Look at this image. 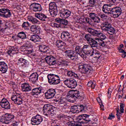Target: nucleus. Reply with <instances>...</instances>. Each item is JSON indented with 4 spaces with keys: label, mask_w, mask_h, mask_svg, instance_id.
Masks as SVG:
<instances>
[{
    "label": "nucleus",
    "mask_w": 126,
    "mask_h": 126,
    "mask_svg": "<svg viewBox=\"0 0 126 126\" xmlns=\"http://www.w3.org/2000/svg\"><path fill=\"white\" fill-rule=\"evenodd\" d=\"M74 108L75 109H77L76 114H78V113L85 112V108L82 104H78L77 105V107H74Z\"/></svg>",
    "instance_id": "72a5a7b5"
},
{
    "label": "nucleus",
    "mask_w": 126,
    "mask_h": 126,
    "mask_svg": "<svg viewBox=\"0 0 126 126\" xmlns=\"http://www.w3.org/2000/svg\"><path fill=\"white\" fill-rule=\"evenodd\" d=\"M111 95H112V89L109 88L107 92V97L110 99L111 98Z\"/></svg>",
    "instance_id": "052dcab7"
},
{
    "label": "nucleus",
    "mask_w": 126,
    "mask_h": 126,
    "mask_svg": "<svg viewBox=\"0 0 126 126\" xmlns=\"http://www.w3.org/2000/svg\"><path fill=\"white\" fill-rule=\"evenodd\" d=\"M88 87H91L92 89H94L96 87V83L92 81H90L88 82Z\"/></svg>",
    "instance_id": "a18cd8bd"
},
{
    "label": "nucleus",
    "mask_w": 126,
    "mask_h": 126,
    "mask_svg": "<svg viewBox=\"0 0 126 126\" xmlns=\"http://www.w3.org/2000/svg\"><path fill=\"white\" fill-rule=\"evenodd\" d=\"M74 107H77V105H74L71 107V111L74 113H76V112H77V108H75Z\"/></svg>",
    "instance_id": "680f3d73"
},
{
    "label": "nucleus",
    "mask_w": 126,
    "mask_h": 126,
    "mask_svg": "<svg viewBox=\"0 0 126 126\" xmlns=\"http://www.w3.org/2000/svg\"><path fill=\"white\" fill-rule=\"evenodd\" d=\"M11 99L14 101L16 105H21L23 103V99H22V96L20 94H16L12 95Z\"/></svg>",
    "instance_id": "ddd939ff"
},
{
    "label": "nucleus",
    "mask_w": 126,
    "mask_h": 126,
    "mask_svg": "<svg viewBox=\"0 0 126 126\" xmlns=\"http://www.w3.org/2000/svg\"><path fill=\"white\" fill-rule=\"evenodd\" d=\"M60 118L61 119H63V122H64V123H66V124H67L68 122H70V121L72 120V118H71V117L63 114L60 115Z\"/></svg>",
    "instance_id": "58836bf2"
},
{
    "label": "nucleus",
    "mask_w": 126,
    "mask_h": 126,
    "mask_svg": "<svg viewBox=\"0 0 126 126\" xmlns=\"http://www.w3.org/2000/svg\"><path fill=\"white\" fill-rule=\"evenodd\" d=\"M35 16L41 21H47L48 20V17L43 13H36Z\"/></svg>",
    "instance_id": "c756f323"
},
{
    "label": "nucleus",
    "mask_w": 126,
    "mask_h": 126,
    "mask_svg": "<svg viewBox=\"0 0 126 126\" xmlns=\"http://www.w3.org/2000/svg\"><path fill=\"white\" fill-rule=\"evenodd\" d=\"M65 85H66L69 88L73 89L76 87L77 83L76 81L73 79H66L63 81Z\"/></svg>",
    "instance_id": "4468645a"
},
{
    "label": "nucleus",
    "mask_w": 126,
    "mask_h": 126,
    "mask_svg": "<svg viewBox=\"0 0 126 126\" xmlns=\"http://www.w3.org/2000/svg\"><path fill=\"white\" fill-rule=\"evenodd\" d=\"M18 49L16 47H12L11 48L7 51V54L10 57H13V55L16 54V52H17Z\"/></svg>",
    "instance_id": "4c0bfd02"
},
{
    "label": "nucleus",
    "mask_w": 126,
    "mask_h": 126,
    "mask_svg": "<svg viewBox=\"0 0 126 126\" xmlns=\"http://www.w3.org/2000/svg\"><path fill=\"white\" fill-rule=\"evenodd\" d=\"M1 108L5 109V110H9L10 109V103L5 98H3L0 102Z\"/></svg>",
    "instance_id": "aec40b11"
},
{
    "label": "nucleus",
    "mask_w": 126,
    "mask_h": 126,
    "mask_svg": "<svg viewBox=\"0 0 126 126\" xmlns=\"http://www.w3.org/2000/svg\"><path fill=\"white\" fill-rule=\"evenodd\" d=\"M65 71L67 72L66 74L68 77H72V78H75L77 79H78V75H77V74L75 73L74 72L72 71V70H68L66 69Z\"/></svg>",
    "instance_id": "7c9ffc66"
},
{
    "label": "nucleus",
    "mask_w": 126,
    "mask_h": 126,
    "mask_svg": "<svg viewBox=\"0 0 126 126\" xmlns=\"http://www.w3.org/2000/svg\"><path fill=\"white\" fill-rule=\"evenodd\" d=\"M89 115L87 114H83L78 116L77 117V122L70 121L67 122L68 126H80L81 124H87L91 120L89 119Z\"/></svg>",
    "instance_id": "f257e3e1"
},
{
    "label": "nucleus",
    "mask_w": 126,
    "mask_h": 126,
    "mask_svg": "<svg viewBox=\"0 0 126 126\" xmlns=\"http://www.w3.org/2000/svg\"><path fill=\"white\" fill-rule=\"evenodd\" d=\"M92 63H81L79 65V70L81 73L91 75L93 73Z\"/></svg>",
    "instance_id": "f03ea898"
},
{
    "label": "nucleus",
    "mask_w": 126,
    "mask_h": 126,
    "mask_svg": "<svg viewBox=\"0 0 126 126\" xmlns=\"http://www.w3.org/2000/svg\"><path fill=\"white\" fill-rule=\"evenodd\" d=\"M41 93H42V88L40 87L36 88L32 90V92L30 93V95L37 98V97H38V95L41 94Z\"/></svg>",
    "instance_id": "4be33fe9"
},
{
    "label": "nucleus",
    "mask_w": 126,
    "mask_h": 126,
    "mask_svg": "<svg viewBox=\"0 0 126 126\" xmlns=\"http://www.w3.org/2000/svg\"><path fill=\"white\" fill-rule=\"evenodd\" d=\"M57 47L59 49H63L64 46H65V43L63 42L62 40H57L56 44Z\"/></svg>",
    "instance_id": "ea45409f"
},
{
    "label": "nucleus",
    "mask_w": 126,
    "mask_h": 126,
    "mask_svg": "<svg viewBox=\"0 0 126 126\" xmlns=\"http://www.w3.org/2000/svg\"><path fill=\"white\" fill-rule=\"evenodd\" d=\"M40 26H39L33 25L31 27V31L35 34H38L40 32Z\"/></svg>",
    "instance_id": "f704fd0d"
},
{
    "label": "nucleus",
    "mask_w": 126,
    "mask_h": 126,
    "mask_svg": "<svg viewBox=\"0 0 126 126\" xmlns=\"http://www.w3.org/2000/svg\"><path fill=\"white\" fill-rule=\"evenodd\" d=\"M28 21L31 22L32 24H41V22L38 20L37 18L33 17L32 16H30L28 17Z\"/></svg>",
    "instance_id": "473e14b6"
},
{
    "label": "nucleus",
    "mask_w": 126,
    "mask_h": 126,
    "mask_svg": "<svg viewBox=\"0 0 126 126\" xmlns=\"http://www.w3.org/2000/svg\"><path fill=\"white\" fill-rule=\"evenodd\" d=\"M92 54H88V56L89 57H92V56H94V58L95 59H100L101 57V54H100V52L99 51L96 50H93L92 51Z\"/></svg>",
    "instance_id": "e433bc0d"
},
{
    "label": "nucleus",
    "mask_w": 126,
    "mask_h": 126,
    "mask_svg": "<svg viewBox=\"0 0 126 126\" xmlns=\"http://www.w3.org/2000/svg\"><path fill=\"white\" fill-rule=\"evenodd\" d=\"M114 4H104L102 6V11L104 13H108L109 12L107 11H110V12L112 13V11H113V8H112V6H113Z\"/></svg>",
    "instance_id": "b1692460"
},
{
    "label": "nucleus",
    "mask_w": 126,
    "mask_h": 126,
    "mask_svg": "<svg viewBox=\"0 0 126 126\" xmlns=\"http://www.w3.org/2000/svg\"><path fill=\"white\" fill-rule=\"evenodd\" d=\"M85 38L89 43L90 42V41H91V40H93V38H91V35L89 34H86L85 36Z\"/></svg>",
    "instance_id": "8fccbe9b"
},
{
    "label": "nucleus",
    "mask_w": 126,
    "mask_h": 126,
    "mask_svg": "<svg viewBox=\"0 0 126 126\" xmlns=\"http://www.w3.org/2000/svg\"><path fill=\"white\" fill-rule=\"evenodd\" d=\"M18 61L19 63H22V66L23 67H28L29 66V62L24 58H20Z\"/></svg>",
    "instance_id": "2f4dec72"
},
{
    "label": "nucleus",
    "mask_w": 126,
    "mask_h": 126,
    "mask_svg": "<svg viewBox=\"0 0 126 126\" xmlns=\"http://www.w3.org/2000/svg\"><path fill=\"white\" fill-rule=\"evenodd\" d=\"M62 77L60 75L55 74H49L47 75L48 83L50 85H58L61 83V78Z\"/></svg>",
    "instance_id": "20e7f679"
},
{
    "label": "nucleus",
    "mask_w": 126,
    "mask_h": 126,
    "mask_svg": "<svg viewBox=\"0 0 126 126\" xmlns=\"http://www.w3.org/2000/svg\"><path fill=\"white\" fill-rule=\"evenodd\" d=\"M30 40L32 42H34V43H36V44H39V43H41V38H40L39 35L36 34L32 35L30 36Z\"/></svg>",
    "instance_id": "cd10ccee"
},
{
    "label": "nucleus",
    "mask_w": 126,
    "mask_h": 126,
    "mask_svg": "<svg viewBox=\"0 0 126 126\" xmlns=\"http://www.w3.org/2000/svg\"><path fill=\"white\" fill-rule=\"evenodd\" d=\"M64 53L66 57L68 58V56H70L71 55H72L74 53V52L72 50H66L65 51Z\"/></svg>",
    "instance_id": "864d4df0"
},
{
    "label": "nucleus",
    "mask_w": 126,
    "mask_h": 126,
    "mask_svg": "<svg viewBox=\"0 0 126 126\" xmlns=\"http://www.w3.org/2000/svg\"><path fill=\"white\" fill-rule=\"evenodd\" d=\"M60 24L66 26L67 25V24H68V21L64 19H62L61 23H60Z\"/></svg>",
    "instance_id": "5fc2aeb1"
},
{
    "label": "nucleus",
    "mask_w": 126,
    "mask_h": 126,
    "mask_svg": "<svg viewBox=\"0 0 126 126\" xmlns=\"http://www.w3.org/2000/svg\"><path fill=\"white\" fill-rule=\"evenodd\" d=\"M46 61L50 65H55L57 63V60L53 56H48L46 58Z\"/></svg>",
    "instance_id": "5701e85b"
},
{
    "label": "nucleus",
    "mask_w": 126,
    "mask_h": 126,
    "mask_svg": "<svg viewBox=\"0 0 126 126\" xmlns=\"http://www.w3.org/2000/svg\"><path fill=\"white\" fill-rule=\"evenodd\" d=\"M95 40H96V41H97V42H99L100 46H102V47H104V46H105V43H104V41H103V40H101L100 39H99V38H95Z\"/></svg>",
    "instance_id": "603ef678"
},
{
    "label": "nucleus",
    "mask_w": 126,
    "mask_h": 126,
    "mask_svg": "<svg viewBox=\"0 0 126 126\" xmlns=\"http://www.w3.org/2000/svg\"><path fill=\"white\" fill-rule=\"evenodd\" d=\"M21 87L22 90L24 92H29V91L32 90V88L30 86V85L26 83L22 84Z\"/></svg>",
    "instance_id": "c85d7f7f"
},
{
    "label": "nucleus",
    "mask_w": 126,
    "mask_h": 126,
    "mask_svg": "<svg viewBox=\"0 0 126 126\" xmlns=\"http://www.w3.org/2000/svg\"><path fill=\"white\" fill-rule=\"evenodd\" d=\"M14 119V115L10 113H6L4 115V117L0 120L1 123L7 125L12 122V120Z\"/></svg>",
    "instance_id": "1a4fd4ad"
},
{
    "label": "nucleus",
    "mask_w": 126,
    "mask_h": 126,
    "mask_svg": "<svg viewBox=\"0 0 126 126\" xmlns=\"http://www.w3.org/2000/svg\"><path fill=\"white\" fill-rule=\"evenodd\" d=\"M68 97H70L71 98H73L74 99H81L83 100L84 98L83 95H80L79 92L77 90H71L68 92L67 94Z\"/></svg>",
    "instance_id": "0eeeda50"
},
{
    "label": "nucleus",
    "mask_w": 126,
    "mask_h": 126,
    "mask_svg": "<svg viewBox=\"0 0 126 126\" xmlns=\"http://www.w3.org/2000/svg\"><path fill=\"white\" fill-rule=\"evenodd\" d=\"M99 16L101 18L102 20H106L108 18V16L105 14H99Z\"/></svg>",
    "instance_id": "3c124183"
},
{
    "label": "nucleus",
    "mask_w": 126,
    "mask_h": 126,
    "mask_svg": "<svg viewBox=\"0 0 126 126\" xmlns=\"http://www.w3.org/2000/svg\"><path fill=\"white\" fill-rule=\"evenodd\" d=\"M103 26V31H106L109 35H114L116 33V29L112 26V25L110 23L108 22H104Z\"/></svg>",
    "instance_id": "423d86ee"
},
{
    "label": "nucleus",
    "mask_w": 126,
    "mask_h": 126,
    "mask_svg": "<svg viewBox=\"0 0 126 126\" xmlns=\"http://www.w3.org/2000/svg\"><path fill=\"white\" fill-rule=\"evenodd\" d=\"M30 8L32 11H35L37 12V11H41L42 9V6L41 4L38 3H32L30 5Z\"/></svg>",
    "instance_id": "6ab92c4d"
},
{
    "label": "nucleus",
    "mask_w": 126,
    "mask_h": 126,
    "mask_svg": "<svg viewBox=\"0 0 126 126\" xmlns=\"http://www.w3.org/2000/svg\"><path fill=\"white\" fill-rule=\"evenodd\" d=\"M87 31L89 32V33L92 34L93 36H96L97 37H99L100 34H101V31L99 30H95L91 28H88L87 29Z\"/></svg>",
    "instance_id": "393cba45"
},
{
    "label": "nucleus",
    "mask_w": 126,
    "mask_h": 126,
    "mask_svg": "<svg viewBox=\"0 0 126 126\" xmlns=\"http://www.w3.org/2000/svg\"><path fill=\"white\" fill-rule=\"evenodd\" d=\"M90 45H85L84 50L85 52H88L89 55L92 54V51H94L98 47V41L93 39L89 42Z\"/></svg>",
    "instance_id": "7ed1b4c3"
},
{
    "label": "nucleus",
    "mask_w": 126,
    "mask_h": 126,
    "mask_svg": "<svg viewBox=\"0 0 126 126\" xmlns=\"http://www.w3.org/2000/svg\"><path fill=\"white\" fill-rule=\"evenodd\" d=\"M122 58H126V52H124L123 53H122Z\"/></svg>",
    "instance_id": "338daca9"
},
{
    "label": "nucleus",
    "mask_w": 126,
    "mask_h": 126,
    "mask_svg": "<svg viewBox=\"0 0 126 126\" xmlns=\"http://www.w3.org/2000/svg\"><path fill=\"white\" fill-rule=\"evenodd\" d=\"M99 38L100 40H105L106 39V38H107L106 37V35L104 34H103V33L100 32V35L99 36Z\"/></svg>",
    "instance_id": "4d7b16f0"
},
{
    "label": "nucleus",
    "mask_w": 126,
    "mask_h": 126,
    "mask_svg": "<svg viewBox=\"0 0 126 126\" xmlns=\"http://www.w3.org/2000/svg\"><path fill=\"white\" fill-rule=\"evenodd\" d=\"M43 122V117L40 115L33 116L31 119V123L32 126H38Z\"/></svg>",
    "instance_id": "9b49d317"
},
{
    "label": "nucleus",
    "mask_w": 126,
    "mask_h": 126,
    "mask_svg": "<svg viewBox=\"0 0 126 126\" xmlns=\"http://www.w3.org/2000/svg\"><path fill=\"white\" fill-rule=\"evenodd\" d=\"M55 95H56V90L54 89H50L45 93L46 99H52L55 97Z\"/></svg>",
    "instance_id": "a211bd4d"
},
{
    "label": "nucleus",
    "mask_w": 126,
    "mask_h": 126,
    "mask_svg": "<svg viewBox=\"0 0 126 126\" xmlns=\"http://www.w3.org/2000/svg\"><path fill=\"white\" fill-rule=\"evenodd\" d=\"M38 78H39L38 73L34 72L30 76V81L32 83H36V82L38 81Z\"/></svg>",
    "instance_id": "bb28decb"
},
{
    "label": "nucleus",
    "mask_w": 126,
    "mask_h": 126,
    "mask_svg": "<svg viewBox=\"0 0 126 126\" xmlns=\"http://www.w3.org/2000/svg\"><path fill=\"white\" fill-rule=\"evenodd\" d=\"M68 58L70 60H72V61H74V62L78 59V56H77V54L74 53V52L72 55H68Z\"/></svg>",
    "instance_id": "79ce46f5"
},
{
    "label": "nucleus",
    "mask_w": 126,
    "mask_h": 126,
    "mask_svg": "<svg viewBox=\"0 0 126 126\" xmlns=\"http://www.w3.org/2000/svg\"><path fill=\"white\" fill-rule=\"evenodd\" d=\"M126 51H125V50H124V49H120L119 50V53H122V54H123Z\"/></svg>",
    "instance_id": "774afa93"
},
{
    "label": "nucleus",
    "mask_w": 126,
    "mask_h": 126,
    "mask_svg": "<svg viewBox=\"0 0 126 126\" xmlns=\"http://www.w3.org/2000/svg\"><path fill=\"white\" fill-rule=\"evenodd\" d=\"M80 20L82 21V23H88L89 24H90V19L89 18H81L80 19Z\"/></svg>",
    "instance_id": "de8ad7c7"
},
{
    "label": "nucleus",
    "mask_w": 126,
    "mask_h": 126,
    "mask_svg": "<svg viewBox=\"0 0 126 126\" xmlns=\"http://www.w3.org/2000/svg\"><path fill=\"white\" fill-rule=\"evenodd\" d=\"M62 7H63V5L60 6V9L59 10L61 17L65 19L68 18L70 16V14H71V12L69 10L65 9L64 8Z\"/></svg>",
    "instance_id": "f8f14e48"
},
{
    "label": "nucleus",
    "mask_w": 126,
    "mask_h": 126,
    "mask_svg": "<svg viewBox=\"0 0 126 126\" xmlns=\"http://www.w3.org/2000/svg\"><path fill=\"white\" fill-rule=\"evenodd\" d=\"M115 118V116L113 115L112 114L109 115V117H108L109 120H112V119H114Z\"/></svg>",
    "instance_id": "69168bd1"
},
{
    "label": "nucleus",
    "mask_w": 126,
    "mask_h": 126,
    "mask_svg": "<svg viewBox=\"0 0 126 126\" xmlns=\"http://www.w3.org/2000/svg\"><path fill=\"white\" fill-rule=\"evenodd\" d=\"M59 104L60 107H62V108H64V109H65L66 106H67V104H66L65 102V98L60 99L59 101Z\"/></svg>",
    "instance_id": "a19ab883"
},
{
    "label": "nucleus",
    "mask_w": 126,
    "mask_h": 126,
    "mask_svg": "<svg viewBox=\"0 0 126 126\" xmlns=\"http://www.w3.org/2000/svg\"><path fill=\"white\" fill-rule=\"evenodd\" d=\"M69 33L67 32H63L61 34V38L64 41H69Z\"/></svg>",
    "instance_id": "c9c22d12"
},
{
    "label": "nucleus",
    "mask_w": 126,
    "mask_h": 126,
    "mask_svg": "<svg viewBox=\"0 0 126 126\" xmlns=\"http://www.w3.org/2000/svg\"><path fill=\"white\" fill-rule=\"evenodd\" d=\"M62 20H63V19H61L60 18H57L55 19V21L56 22H57V23L61 24V23L62 22Z\"/></svg>",
    "instance_id": "0e129e2a"
},
{
    "label": "nucleus",
    "mask_w": 126,
    "mask_h": 126,
    "mask_svg": "<svg viewBox=\"0 0 126 126\" xmlns=\"http://www.w3.org/2000/svg\"><path fill=\"white\" fill-rule=\"evenodd\" d=\"M22 27L25 30H28L29 27H30V23L28 22H25L22 25Z\"/></svg>",
    "instance_id": "c03bdc74"
},
{
    "label": "nucleus",
    "mask_w": 126,
    "mask_h": 126,
    "mask_svg": "<svg viewBox=\"0 0 126 126\" xmlns=\"http://www.w3.org/2000/svg\"><path fill=\"white\" fill-rule=\"evenodd\" d=\"M12 14L11 11L7 8H3L0 9V16L1 17L8 18L11 17Z\"/></svg>",
    "instance_id": "2eb2a0df"
},
{
    "label": "nucleus",
    "mask_w": 126,
    "mask_h": 126,
    "mask_svg": "<svg viewBox=\"0 0 126 126\" xmlns=\"http://www.w3.org/2000/svg\"><path fill=\"white\" fill-rule=\"evenodd\" d=\"M18 37H19L20 39H26L27 36H26V33H25V32H19L18 34Z\"/></svg>",
    "instance_id": "49530a36"
},
{
    "label": "nucleus",
    "mask_w": 126,
    "mask_h": 126,
    "mask_svg": "<svg viewBox=\"0 0 126 126\" xmlns=\"http://www.w3.org/2000/svg\"><path fill=\"white\" fill-rule=\"evenodd\" d=\"M59 65L60 66H67L68 65V62L65 61H62L59 62Z\"/></svg>",
    "instance_id": "09e8293b"
},
{
    "label": "nucleus",
    "mask_w": 126,
    "mask_h": 126,
    "mask_svg": "<svg viewBox=\"0 0 126 126\" xmlns=\"http://www.w3.org/2000/svg\"><path fill=\"white\" fill-rule=\"evenodd\" d=\"M43 112L47 117H50V116H53L54 115V109H53V106L50 104H45L43 106Z\"/></svg>",
    "instance_id": "9d476101"
},
{
    "label": "nucleus",
    "mask_w": 126,
    "mask_h": 126,
    "mask_svg": "<svg viewBox=\"0 0 126 126\" xmlns=\"http://www.w3.org/2000/svg\"><path fill=\"white\" fill-rule=\"evenodd\" d=\"M11 125L12 126H18V122H17V121H12V124Z\"/></svg>",
    "instance_id": "e2e57ef3"
},
{
    "label": "nucleus",
    "mask_w": 126,
    "mask_h": 126,
    "mask_svg": "<svg viewBox=\"0 0 126 126\" xmlns=\"http://www.w3.org/2000/svg\"><path fill=\"white\" fill-rule=\"evenodd\" d=\"M122 8L121 7H113L111 13L114 18H117L122 14Z\"/></svg>",
    "instance_id": "f3484780"
},
{
    "label": "nucleus",
    "mask_w": 126,
    "mask_h": 126,
    "mask_svg": "<svg viewBox=\"0 0 126 126\" xmlns=\"http://www.w3.org/2000/svg\"><path fill=\"white\" fill-rule=\"evenodd\" d=\"M8 67L7 64L4 62H0V71L3 73H5L7 71Z\"/></svg>",
    "instance_id": "a878e982"
},
{
    "label": "nucleus",
    "mask_w": 126,
    "mask_h": 126,
    "mask_svg": "<svg viewBox=\"0 0 126 126\" xmlns=\"http://www.w3.org/2000/svg\"><path fill=\"white\" fill-rule=\"evenodd\" d=\"M125 104L120 103V111L119 106L117 108H115V110H116V116L118 121H120L121 120V116H122V114H124V113H125Z\"/></svg>",
    "instance_id": "dca6fc26"
},
{
    "label": "nucleus",
    "mask_w": 126,
    "mask_h": 126,
    "mask_svg": "<svg viewBox=\"0 0 126 126\" xmlns=\"http://www.w3.org/2000/svg\"><path fill=\"white\" fill-rule=\"evenodd\" d=\"M89 17L91 20L95 23H100V22H101V19H100L97 14L95 13H90L89 14Z\"/></svg>",
    "instance_id": "412c9836"
},
{
    "label": "nucleus",
    "mask_w": 126,
    "mask_h": 126,
    "mask_svg": "<svg viewBox=\"0 0 126 126\" xmlns=\"http://www.w3.org/2000/svg\"><path fill=\"white\" fill-rule=\"evenodd\" d=\"M89 3L90 5H94L95 3H97V0H89Z\"/></svg>",
    "instance_id": "13d9d810"
},
{
    "label": "nucleus",
    "mask_w": 126,
    "mask_h": 126,
    "mask_svg": "<svg viewBox=\"0 0 126 126\" xmlns=\"http://www.w3.org/2000/svg\"><path fill=\"white\" fill-rule=\"evenodd\" d=\"M24 53L25 54L28 55H31V56H32V57H35V56H36V54H35L34 50H33V49L26 50L24 51Z\"/></svg>",
    "instance_id": "37998d69"
},
{
    "label": "nucleus",
    "mask_w": 126,
    "mask_h": 126,
    "mask_svg": "<svg viewBox=\"0 0 126 126\" xmlns=\"http://www.w3.org/2000/svg\"><path fill=\"white\" fill-rule=\"evenodd\" d=\"M84 47H85V45H84L83 47H81V46H77L75 47V50L76 53V54H77V55H78L81 58H82L83 60L86 59V58H87L86 56L89 55V53H88V52L85 51Z\"/></svg>",
    "instance_id": "39448f33"
},
{
    "label": "nucleus",
    "mask_w": 126,
    "mask_h": 126,
    "mask_svg": "<svg viewBox=\"0 0 126 126\" xmlns=\"http://www.w3.org/2000/svg\"><path fill=\"white\" fill-rule=\"evenodd\" d=\"M49 12L52 17H55L58 15V7L55 2H51L49 3Z\"/></svg>",
    "instance_id": "6e6552de"
},
{
    "label": "nucleus",
    "mask_w": 126,
    "mask_h": 126,
    "mask_svg": "<svg viewBox=\"0 0 126 126\" xmlns=\"http://www.w3.org/2000/svg\"><path fill=\"white\" fill-rule=\"evenodd\" d=\"M12 39H13L15 42H19V39H20V37L18 36V34L17 35L15 36H12Z\"/></svg>",
    "instance_id": "6e6d98bb"
},
{
    "label": "nucleus",
    "mask_w": 126,
    "mask_h": 126,
    "mask_svg": "<svg viewBox=\"0 0 126 126\" xmlns=\"http://www.w3.org/2000/svg\"><path fill=\"white\" fill-rule=\"evenodd\" d=\"M51 26L54 28H60V24H58L56 23H53L51 24Z\"/></svg>",
    "instance_id": "bf43d9fd"
}]
</instances>
